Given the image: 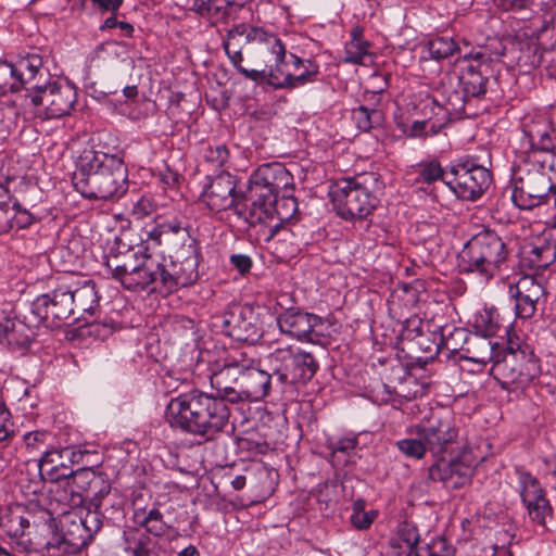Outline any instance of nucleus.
I'll use <instances>...</instances> for the list:
<instances>
[{"label": "nucleus", "mask_w": 556, "mask_h": 556, "mask_svg": "<svg viewBox=\"0 0 556 556\" xmlns=\"http://www.w3.org/2000/svg\"><path fill=\"white\" fill-rule=\"evenodd\" d=\"M516 490L530 520L545 527L547 518L553 514V508L540 480L522 469H516Z\"/></svg>", "instance_id": "f3484780"}, {"label": "nucleus", "mask_w": 556, "mask_h": 556, "mask_svg": "<svg viewBox=\"0 0 556 556\" xmlns=\"http://www.w3.org/2000/svg\"><path fill=\"white\" fill-rule=\"evenodd\" d=\"M1 528L10 544L20 553L39 552L52 547L55 518L49 509L29 504L25 509L12 510L1 519Z\"/></svg>", "instance_id": "f03ea898"}, {"label": "nucleus", "mask_w": 556, "mask_h": 556, "mask_svg": "<svg viewBox=\"0 0 556 556\" xmlns=\"http://www.w3.org/2000/svg\"><path fill=\"white\" fill-rule=\"evenodd\" d=\"M20 90L14 64L0 60V92Z\"/></svg>", "instance_id": "5fc2aeb1"}, {"label": "nucleus", "mask_w": 556, "mask_h": 556, "mask_svg": "<svg viewBox=\"0 0 556 556\" xmlns=\"http://www.w3.org/2000/svg\"><path fill=\"white\" fill-rule=\"evenodd\" d=\"M321 317L302 312L300 309H286L277 317V325L281 333L301 342H315L323 334Z\"/></svg>", "instance_id": "a211bd4d"}, {"label": "nucleus", "mask_w": 556, "mask_h": 556, "mask_svg": "<svg viewBox=\"0 0 556 556\" xmlns=\"http://www.w3.org/2000/svg\"><path fill=\"white\" fill-rule=\"evenodd\" d=\"M494 3L504 11H519L528 9L534 0H493Z\"/></svg>", "instance_id": "338daca9"}, {"label": "nucleus", "mask_w": 556, "mask_h": 556, "mask_svg": "<svg viewBox=\"0 0 556 556\" xmlns=\"http://www.w3.org/2000/svg\"><path fill=\"white\" fill-rule=\"evenodd\" d=\"M486 56L481 51H471L464 55L466 63L462 68L459 81L467 97H480L486 91L488 79L481 72V66Z\"/></svg>", "instance_id": "5701e85b"}, {"label": "nucleus", "mask_w": 556, "mask_h": 556, "mask_svg": "<svg viewBox=\"0 0 556 556\" xmlns=\"http://www.w3.org/2000/svg\"><path fill=\"white\" fill-rule=\"evenodd\" d=\"M74 188L84 198L110 200L121 198L127 191V168L119 155L108 167L90 177L75 178Z\"/></svg>", "instance_id": "9b49d317"}, {"label": "nucleus", "mask_w": 556, "mask_h": 556, "mask_svg": "<svg viewBox=\"0 0 556 556\" xmlns=\"http://www.w3.org/2000/svg\"><path fill=\"white\" fill-rule=\"evenodd\" d=\"M155 110V103L151 101L146 96H141V98L135 101L134 104L130 103H117L116 111L118 114L131 119L139 121L142 118H147L152 115Z\"/></svg>", "instance_id": "c03bdc74"}, {"label": "nucleus", "mask_w": 556, "mask_h": 556, "mask_svg": "<svg viewBox=\"0 0 556 556\" xmlns=\"http://www.w3.org/2000/svg\"><path fill=\"white\" fill-rule=\"evenodd\" d=\"M91 541L81 521L74 511H64L59 521H55V531L52 534V547L63 548L68 553H76L87 546Z\"/></svg>", "instance_id": "aec40b11"}, {"label": "nucleus", "mask_w": 556, "mask_h": 556, "mask_svg": "<svg viewBox=\"0 0 556 556\" xmlns=\"http://www.w3.org/2000/svg\"><path fill=\"white\" fill-rule=\"evenodd\" d=\"M432 115L426 121H414L409 125L397 124L402 132L409 138L434 136L451 121V111L437 100L430 101Z\"/></svg>", "instance_id": "b1692460"}, {"label": "nucleus", "mask_w": 556, "mask_h": 556, "mask_svg": "<svg viewBox=\"0 0 556 556\" xmlns=\"http://www.w3.org/2000/svg\"><path fill=\"white\" fill-rule=\"evenodd\" d=\"M457 50L455 41L450 37H437L428 42L427 52L430 59L443 60Z\"/></svg>", "instance_id": "864d4df0"}, {"label": "nucleus", "mask_w": 556, "mask_h": 556, "mask_svg": "<svg viewBox=\"0 0 556 556\" xmlns=\"http://www.w3.org/2000/svg\"><path fill=\"white\" fill-rule=\"evenodd\" d=\"M124 551L130 556H149V547L143 539H137L135 535L124 533Z\"/></svg>", "instance_id": "6e6d98bb"}, {"label": "nucleus", "mask_w": 556, "mask_h": 556, "mask_svg": "<svg viewBox=\"0 0 556 556\" xmlns=\"http://www.w3.org/2000/svg\"><path fill=\"white\" fill-rule=\"evenodd\" d=\"M406 556H455V552L444 538L438 536Z\"/></svg>", "instance_id": "603ef678"}, {"label": "nucleus", "mask_w": 556, "mask_h": 556, "mask_svg": "<svg viewBox=\"0 0 556 556\" xmlns=\"http://www.w3.org/2000/svg\"><path fill=\"white\" fill-rule=\"evenodd\" d=\"M419 540L420 534L418 532L416 525L408 521H404L397 526L395 533L390 540V545L393 548H399L409 554L414 553L415 549L419 548L417 546Z\"/></svg>", "instance_id": "4c0bfd02"}, {"label": "nucleus", "mask_w": 556, "mask_h": 556, "mask_svg": "<svg viewBox=\"0 0 556 556\" xmlns=\"http://www.w3.org/2000/svg\"><path fill=\"white\" fill-rule=\"evenodd\" d=\"M406 434H420L429 452L434 456L444 454L458 437V429L450 415L431 414L406 428Z\"/></svg>", "instance_id": "2eb2a0df"}, {"label": "nucleus", "mask_w": 556, "mask_h": 556, "mask_svg": "<svg viewBox=\"0 0 556 556\" xmlns=\"http://www.w3.org/2000/svg\"><path fill=\"white\" fill-rule=\"evenodd\" d=\"M556 260V247L547 241L532 244L528 252V261L532 268L544 269Z\"/></svg>", "instance_id": "79ce46f5"}, {"label": "nucleus", "mask_w": 556, "mask_h": 556, "mask_svg": "<svg viewBox=\"0 0 556 556\" xmlns=\"http://www.w3.org/2000/svg\"><path fill=\"white\" fill-rule=\"evenodd\" d=\"M395 447L401 455L408 459L420 460L429 452L420 434H413L395 442Z\"/></svg>", "instance_id": "a18cd8bd"}, {"label": "nucleus", "mask_w": 556, "mask_h": 556, "mask_svg": "<svg viewBox=\"0 0 556 556\" xmlns=\"http://www.w3.org/2000/svg\"><path fill=\"white\" fill-rule=\"evenodd\" d=\"M164 416L173 429L208 441L227 428L230 409L225 399L191 390L172 397Z\"/></svg>", "instance_id": "f257e3e1"}, {"label": "nucleus", "mask_w": 556, "mask_h": 556, "mask_svg": "<svg viewBox=\"0 0 556 556\" xmlns=\"http://www.w3.org/2000/svg\"><path fill=\"white\" fill-rule=\"evenodd\" d=\"M242 358L243 353L241 352L228 355L223 367L211 376V386L219 392L218 397L231 403L232 393L238 390L241 370L245 368Z\"/></svg>", "instance_id": "4be33fe9"}, {"label": "nucleus", "mask_w": 556, "mask_h": 556, "mask_svg": "<svg viewBox=\"0 0 556 556\" xmlns=\"http://www.w3.org/2000/svg\"><path fill=\"white\" fill-rule=\"evenodd\" d=\"M508 292L531 295L543 300H546L547 294L544 279L532 275H523L516 283H510Z\"/></svg>", "instance_id": "a19ab883"}, {"label": "nucleus", "mask_w": 556, "mask_h": 556, "mask_svg": "<svg viewBox=\"0 0 556 556\" xmlns=\"http://www.w3.org/2000/svg\"><path fill=\"white\" fill-rule=\"evenodd\" d=\"M267 358L281 382H307L319 368L318 362L309 352L293 345L278 346Z\"/></svg>", "instance_id": "f8f14e48"}, {"label": "nucleus", "mask_w": 556, "mask_h": 556, "mask_svg": "<svg viewBox=\"0 0 556 556\" xmlns=\"http://www.w3.org/2000/svg\"><path fill=\"white\" fill-rule=\"evenodd\" d=\"M475 336L489 338L496 334L500 328V315L493 307H484L473 316Z\"/></svg>", "instance_id": "58836bf2"}, {"label": "nucleus", "mask_w": 556, "mask_h": 556, "mask_svg": "<svg viewBox=\"0 0 556 556\" xmlns=\"http://www.w3.org/2000/svg\"><path fill=\"white\" fill-rule=\"evenodd\" d=\"M48 438V432L45 430H35L26 432L23 441L28 448H36L39 443H43Z\"/></svg>", "instance_id": "774afa93"}, {"label": "nucleus", "mask_w": 556, "mask_h": 556, "mask_svg": "<svg viewBox=\"0 0 556 556\" xmlns=\"http://www.w3.org/2000/svg\"><path fill=\"white\" fill-rule=\"evenodd\" d=\"M113 493L110 484H103L99 491L93 494L88 504L106 511V503L111 502V497L114 495Z\"/></svg>", "instance_id": "052dcab7"}, {"label": "nucleus", "mask_w": 556, "mask_h": 556, "mask_svg": "<svg viewBox=\"0 0 556 556\" xmlns=\"http://www.w3.org/2000/svg\"><path fill=\"white\" fill-rule=\"evenodd\" d=\"M16 77L18 79L20 89L34 83L37 77L45 78L49 75L48 71L42 66V58L38 53H29L20 58L14 63Z\"/></svg>", "instance_id": "72a5a7b5"}, {"label": "nucleus", "mask_w": 556, "mask_h": 556, "mask_svg": "<svg viewBox=\"0 0 556 556\" xmlns=\"http://www.w3.org/2000/svg\"><path fill=\"white\" fill-rule=\"evenodd\" d=\"M0 341L13 351H23L29 348L33 341V331L20 320L4 318L0 323Z\"/></svg>", "instance_id": "c756f323"}, {"label": "nucleus", "mask_w": 556, "mask_h": 556, "mask_svg": "<svg viewBox=\"0 0 556 556\" xmlns=\"http://www.w3.org/2000/svg\"><path fill=\"white\" fill-rule=\"evenodd\" d=\"M365 506L366 503L363 498H356L352 504L350 521L358 531L368 530L379 515L376 509L365 510Z\"/></svg>", "instance_id": "49530a36"}, {"label": "nucleus", "mask_w": 556, "mask_h": 556, "mask_svg": "<svg viewBox=\"0 0 556 556\" xmlns=\"http://www.w3.org/2000/svg\"><path fill=\"white\" fill-rule=\"evenodd\" d=\"M13 216H4L0 223V235L10 231L13 228L23 229L34 223V216L23 208L18 201H14L12 205Z\"/></svg>", "instance_id": "09e8293b"}, {"label": "nucleus", "mask_w": 556, "mask_h": 556, "mask_svg": "<svg viewBox=\"0 0 556 556\" xmlns=\"http://www.w3.org/2000/svg\"><path fill=\"white\" fill-rule=\"evenodd\" d=\"M199 203L205 206L212 214L233 210L239 218L249 216L240 208L236 193V181L229 173L222 172L216 176H206L201 182Z\"/></svg>", "instance_id": "4468645a"}, {"label": "nucleus", "mask_w": 556, "mask_h": 556, "mask_svg": "<svg viewBox=\"0 0 556 556\" xmlns=\"http://www.w3.org/2000/svg\"><path fill=\"white\" fill-rule=\"evenodd\" d=\"M555 189L554 182L544 173L531 174L526 184L515 188L511 200L521 210H532L548 201L549 193Z\"/></svg>", "instance_id": "412c9836"}, {"label": "nucleus", "mask_w": 556, "mask_h": 556, "mask_svg": "<svg viewBox=\"0 0 556 556\" xmlns=\"http://www.w3.org/2000/svg\"><path fill=\"white\" fill-rule=\"evenodd\" d=\"M155 210V204L153 201L147 197H141L137 200V202L132 205V214L137 218H143L152 214Z\"/></svg>", "instance_id": "0e129e2a"}, {"label": "nucleus", "mask_w": 556, "mask_h": 556, "mask_svg": "<svg viewBox=\"0 0 556 556\" xmlns=\"http://www.w3.org/2000/svg\"><path fill=\"white\" fill-rule=\"evenodd\" d=\"M72 298L67 282L38 295L30 305L33 315L48 328H60L72 315Z\"/></svg>", "instance_id": "dca6fc26"}, {"label": "nucleus", "mask_w": 556, "mask_h": 556, "mask_svg": "<svg viewBox=\"0 0 556 556\" xmlns=\"http://www.w3.org/2000/svg\"><path fill=\"white\" fill-rule=\"evenodd\" d=\"M242 364L245 368L241 370L238 390L232 393V403L263 400L270 390V375L254 366V361L244 354Z\"/></svg>", "instance_id": "6ab92c4d"}, {"label": "nucleus", "mask_w": 556, "mask_h": 556, "mask_svg": "<svg viewBox=\"0 0 556 556\" xmlns=\"http://www.w3.org/2000/svg\"><path fill=\"white\" fill-rule=\"evenodd\" d=\"M229 263L237 269L241 275H245L252 268L253 261L250 255L243 253L231 254Z\"/></svg>", "instance_id": "e2e57ef3"}, {"label": "nucleus", "mask_w": 556, "mask_h": 556, "mask_svg": "<svg viewBox=\"0 0 556 556\" xmlns=\"http://www.w3.org/2000/svg\"><path fill=\"white\" fill-rule=\"evenodd\" d=\"M377 182L376 174L364 173L332 184L329 197L336 213L345 220L366 218L379 203L374 192Z\"/></svg>", "instance_id": "20e7f679"}, {"label": "nucleus", "mask_w": 556, "mask_h": 556, "mask_svg": "<svg viewBox=\"0 0 556 556\" xmlns=\"http://www.w3.org/2000/svg\"><path fill=\"white\" fill-rule=\"evenodd\" d=\"M447 169L443 168L440 163L431 161L428 163L420 164L416 170V177L414 179L416 185H432L435 181H442L446 186L445 175Z\"/></svg>", "instance_id": "de8ad7c7"}, {"label": "nucleus", "mask_w": 556, "mask_h": 556, "mask_svg": "<svg viewBox=\"0 0 556 556\" xmlns=\"http://www.w3.org/2000/svg\"><path fill=\"white\" fill-rule=\"evenodd\" d=\"M370 43L362 37V30L354 28L351 40L345 45L343 62L348 64L369 65L372 54L369 52Z\"/></svg>", "instance_id": "c9c22d12"}, {"label": "nucleus", "mask_w": 556, "mask_h": 556, "mask_svg": "<svg viewBox=\"0 0 556 556\" xmlns=\"http://www.w3.org/2000/svg\"><path fill=\"white\" fill-rule=\"evenodd\" d=\"M293 177L289 170L279 163L264 164L260 166L249 179V192L254 199L252 208L249 216H244L249 224L256 222H265L261 214H256L257 208L265 207L264 214L273 211V205H280L281 201L278 200L279 193L282 199L288 198L286 193L292 190Z\"/></svg>", "instance_id": "0eeeda50"}, {"label": "nucleus", "mask_w": 556, "mask_h": 556, "mask_svg": "<svg viewBox=\"0 0 556 556\" xmlns=\"http://www.w3.org/2000/svg\"><path fill=\"white\" fill-rule=\"evenodd\" d=\"M185 233L188 232L182 228L181 222L176 218L157 222L142 229L137 249L150 253L151 250L168 242L172 236L182 235L185 238Z\"/></svg>", "instance_id": "a878e982"}, {"label": "nucleus", "mask_w": 556, "mask_h": 556, "mask_svg": "<svg viewBox=\"0 0 556 556\" xmlns=\"http://www.w3.org/2000/svg\"><path fill=\"white\" fill-rule=\"evenodd\" d=\"M358 444V440L356 435H349L344 438H340L336 443H331L329 448L331 450V454L333 458H337L339 453H343L348 456L351 455L356 448Z\"/></svg>", "instance_id": "13d9d810"}, {"label": "nucleus", "mask_w": 556, "mask_h": 556, "mask_svg": "<svg viewBox=\"0 0 556 556\" xmlns=\"http://www.w3.org/2000/svg\"><path fill=\"white\" fill-rule=\"evenodd\" d=\"M514 300L515 315L519 319H529L534 316L538 306L544 305L546 300L535 299L531 295L520 294L516 292H508Z\"/></svg>", "instance_id": "8fccbe9b"}, {"label": "nucleus", "mask_w": 556, "mask_h": 556, "mask_svg": "<svg viewBox=\"0 0 556 556\" xmlns=\"http://www.w3.org/2000/svg\"><path fill=\"white\" fill-rule=\"evenodd\" d=\"M70 286V296L72 298V309L74 315H79L76 319L84 318L85 314L91 315L94 308L99 305V296L96 290V285L91 280H86L83 283H76Z\"/></svg>", "instance_id": "c85d7f7f"}, {"label": "nucleus", "mask_w": 556, "mask_h": 556, "mask_svg": "<svg viewBox=\"0 0 556 556\" xmlns=\"http://www.w3.org/2000/svg\"><path fill=\"white\" fill-rule=\"evenodd\" d=\"M252 29H265L264 27L258 26H248L244 24L237 25L233 28H231L228 34L227 38L224 41V50L230 60L231 64L236 67V70L239 72V67H243L241 65V62L243 61V55L241 52V49L238 45V39L240 37H244L247 42H257L260 45H264V42L256 40V39H249L250 31Z\"/></svg>", "instance_id": "473e14b6"}, {"label": "nucleus", "mask_w": 556, "mask_h": 556, "mask_svg": "<svg viewBox=\"0 0 556 556\" xmlns=\"http://www.w3.org/2000/svg\"><path fill=\"white\" fill-rule=\"evenodd\" d=\"M185 5L211 24L218 23L227 16V0H186Z\"/></svg>", "instance_id": "e433bc0d"}, {"label": "nucleus", "mask_w": 556, "mask_h": 556, "mask_svg": "<svg viewBox=\"0 0 556 556\" xmlns=\"http://www.w3.org/2000/svg\"><path fill=\"white\" fill-rule=\"evenodd\" d=\"M506 257L502 238L493 230H483L466 242L458 254V267L462 273L475 274L488 281L498 273Z\"/></svg>", "instance_id": "423d86ee"}, {"label": "nucleus", "mask_w": 556, "mask_h": 556, "mask_svg": "<svg viewBox=\"0 0 556 556\" xmlns=\"http://www.w3.org/2000/svg\"><path fill=\"white\" fill-rule=\"evenodd\" d=\"M261 210L262 211H260V208H257L256 214L257 215L261 214L265 218V222H263V223L256 222L254 224H249L244 217H243V220L248 226H255L257 224L268 225V233L266 236V240L269 241L276 236V233L280 229V227H281L280 223L285 219L290 218L296 212L298 205H296V201L294 198H285V199H281L280 205L274 204L273 211L269 212L268 214H264V211H265L264 206H262Z\"/></svg>", "instance_id": "7c9ffc66"}, {"label": "nucleus", "mask_w": 556, "mask_h": 556, "mask_svg": "<svg viewBox=\"0 0 556 556\" xmlns=\"http://www.w3.org/2000/svg\"><path fill=\"white\" fill-rule=\"evenodd\" d=\"M92 7L102 13L115 14L123 4V0H90Z\"/></svg>", "instance_id": "69168bd1"}, {"label": "nucleus", "mask_w": 556, "mask_h": 556, "mask_svg": "<svg viewBox=\"0 0 556 556\" xmlns=\"http://www.w3.org/2000/svg\"><path fill=\"white\" fill-rule=\"evenodd\" d=\"M229 151L225 144L208 147L205 151V160L217 166H223L228 162Z\"/></svg>", "instance_id": "bf43d9fd"}, {"label": "nucleus", "mask_w": 556, "mask_h": 556, "mask_svg": "<svg viewBox=\"0 0 556 556\" xmlns=\"http://www.w3.org/2000/svg\"><path fill=\"white\" fill-rule=\"evenodd\" d=\"M112 278L118 281L128 291L138 292L148 289L154 283L162 287L163 265L161 257H153L151 253L134 250L125 255L124 262L117 256L109 257L105 263Z\"/></svg>", "instance_id": "6e6552de"}, {"label": "nucleus", "mask_w": 556, "mask_h": 556, "mask_svg": "<svg viewBox=\"0 0 556 556\" xmlns=\"http://www.w3.org/2000/svg\"><path fill=\"white\" fill-rule=\"evenodd\" d=\"M530 67L545 66L548 76L556 78V50L543 48L539 42H532L521 58Z\"/></svg>", "instance_id": "f704fd0d"}, {"label": "nucleus", "mask_w": 556, "mask_h": 556, "mask_svg": "<svg viewBox=\"0 0 556 556\" xmlns=\"http://www.w3.org/2000/svg\"><path fill=\"white\" fill-rule=\"evenodd\" d=\"M465 346L462 348L460 358L476 363L481 366L493 362L495 370L496 362H500L501 349L489 338L483 336L470 334L465 340Z\"/></svg>", "instance_id": "bb28decb"}, {"label": "nucleus", "mask_w": 556, "mask_h": 556, "mask_svg": "<svg viewBox=\"0 0 556 556\" xmlns=\"http://www.w3.org/2000/svg\"><path fill=\"white\" fill-rule=\"evenodd\" d=\"M275 72V63L269 67L268 71L262 70H249L247 67H239V73L245 78L256 84H268L273 87L271 74Z\"/></svg>", "instance_id": "4d7b16f0"}, {"label": "nucleus", "mask_w": 556, "mask_h": 556, "mask_svg": "<svg viewBox=\"0 0 556 556\" xmlns=\"http://www.w3.org/2000/svg\"><path fill=\"white\" fill-rule=\"evenodd\" d=\"M249 39L264 42L268 52L275 56V72L271 74L274 89L294 90L317 81L319 63L313 58L304 59L287 53L286 46L276 34L267 29H252Z\"/></svg>", "instance_id": "7ed1b4c3"}, {"label": "nucleus", "mask_w": 556, "mask_h": 556, "mask_svg": "<svg viewBox=\"0 0 556 556\" xmlns=\"http://www.w3.org/2000/svg\"><path fill=\"white\" fill-rule=\"evenodd\" d=\"M495 372L503 389L519 393L540 376L541 365L529 344L509 337L502 359L496 362Z\"/></svg>", "instance_id": "39448f33"}, {"label": "nucleus", "mask_w": 556, "mask_h": 556, "mask_svg": "<svg viewBox=\"0 0 556 556\" xmlns=\"http://www.w3.org/2000/svg\"><path fill=\"white\" fill-rule=\"evenodd\" d=\"M11 413L4 402L0 400V443L9 440L12 435L10 430Z\"/></svg>", "instance_id": "680f3d73"}, {"label": "nucleus", "mask_w": 556, "mask_h": 556, "mask_svg": "<svg viewBox=\"0 0 556 556\" xmlns=\"http://www.w3.org/2000/svg\"><path fill=\"white\" fill-rule=\"evenodd\" d=\"M74 513L77 518H79L84 529H86V532L90 534V539L92 540V538L101 530L106 511L86 504Z\"/></svg>", "instance_id": "37998d69"}, {"label": "nucleus", "mask_w": 556, "mask_h": 556, "mask_svg": "<svg viewBox=\"0 0 556 556\" xmlns=\"http://www.w3.org/2000/svg\"><path fill=\"white\" fill-rule=\"evenodd\" d=\"M446 187L457 199L477 201L492 184L489 168L478 164L472 156H464L453 162L445 175Z\"/></svg>", "instance_id": "9d476101"}, {"label": "nucleus", "mask_w": 556, "mask_h": 556, "mask_svg": "<svg viewBox=\"0 0 556 556\" xmlns=\"http://www.w3.org/2000/svg\"><path fill=\"white\" fill-rule=\"evenodd\" d=\"M119 155V152L109 153L96 149L85 150L79 156L77 163L78 173L74 175L73 180L75 178L90 177L91 175L103 170L104 167H108V165L114 162V160H116Z\"/></svg>", "instance_id": "2f4dec72"}, {"label": "nucleus", "mask_w": 556, "mask_h": 556, "mask_svg": "<svg viewBox=\"0 0 556 556\" xmlns=\"http://www.w3.org/2000/svg\"><path fill=\"white\" fill-rule=\"evenodd\" d=\"M30 102L46 118H60L71 113L77 101L76 87L66 79H52L31 86Z\"/></svg>", "instance_id": "ddd939ff"}, {"label": "nucleus", "mask_w": 556, "mask_h": 556, "mask_svg": "<svg viewBox=\"0 0 556 556\" xmlns=\"http://www.w3.org/2000/svg\"><path fill=\"white\" fill-rule=\"evenodd\" d=\"M132 521L136 526L144 529V531L153 536H164L169 533L168 526L164 516L156 504L138 507L135 505L132 513Z\"/></svg>", "instance_id": "cd10ccee"}, {"label": "nucleus", "mask_w": 556, "mask_h": 556, "mask_svg": "<svg viewBox=\"0 0 556 556\" xmlns=\"http://www.w3.org/2000/svg\"><path fill=\"white\" fill-rule=\"evenodd\" d=\"M163 267L162 288L174 292L179 288L189 287L199 279V265L202 261L199 241L185 233L181 245L169 258L160 256Z\"/></svg>", "instance_id": "1a4fd4ad"}, {"label": "nucleus", "mask_w": 556, "mask_h": 556, "mask_svg": "<svg viewBox=\"0 0 556 556\" xmlns=\"http://www.w3.org/2000/svg\"><path fill=\"white\" fill-rule=\"evenodd\" d=\"M530 149L533 151L551 152L555 148V140L552 137L549 126L546 123L536 124L525 129Z\"/></svg>", "instance_id": "ea45409f"}, {"label": "nucleus", "mask_w": 556, "mask_h": 556, "mask_svg": "<svg viewBox=\"0 0 556 556\" xmlns=\"http://www.w3.org/2000/svg\"><path fill=\"white\" fill-rule=\"evenodd\" d=\"M476 465L477 463L472 459L471 454L464 452L451 460H440L437 468L441 480L445 484L452 488H460L470 480Z\"/></svg>", "instance_id": "393cba45"}, {"label": "nucleus", "mask_w": 556, "mask_h": 556, "mask_svg": "<svg viewBox=\"0 0 556 556\" xmlns=\"http://www.w3.org/2000/svg\"><path fill=\"white\" fill-rule=\"evenodd\" d=\"M352 117L361 131H369L382 121V113L379 110H369L361 105L353 110Z\"/></svg>", "instance_id": "3c124183"}]
</instances>
